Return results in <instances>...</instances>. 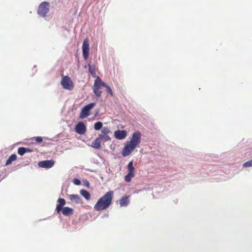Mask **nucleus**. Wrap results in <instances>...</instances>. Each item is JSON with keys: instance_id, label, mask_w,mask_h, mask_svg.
<instances>
[{"instance_id": "nucleus-1", "label": "nucleus", "mask_w": 252, "mask_h": 252, "mask_svg": "<svg viewBox=\"0 0 252 252\" xmlns=\"http://www.w3.org/2000/svg\"><path fill=\"white\" fill-rule=\"evenodd\" d=\"M114 191L109 190L105 193L97 201L94 207V209L96 211H101L107 209L112 203Z\"/></svg>"}, {"instance_id": "nucleus-2", "label": "nucleus", "mask_w": 252, "mask_h": 252, "mask_svg": "<svg viewBox=\"0 0 252 252\" xmlns=\"http://www.w3.org/2000/svg\"><path fill=\"white\" fill-rule=\"evenodd\" d=\"M57 202L58 204L56 206V210L58 214H59L61 211H62V214L64 216H69L73 214L74 211L73 209L68 207H63L66 203L64 199L60 198L58 199Z\"/></svg>"}, {"instance_id": "nucleus-3", "label": "nucleus", "mask_w": 252, "mask_h": 252, "mask_svg": "<svg viewBox=\"0 0 252 252\" xmlns=\"http://www.w3.org/2000/svg\"><path fill=\"white\" fill-rule=\"evenodd\" d=\"M106 84L103 82L99 76H97L96 79L94 81L93 91L97 97H100L102 94L101 90L103 87H105Z\"/></svg>"}, {"instance_id": "nucleus-4", "label": "nucleus", "mask_w": 252, "mask_h": 252, "mask_svg": "<svg viewBox=\"0 0 252 252\" xmlns=\"http://www.w3.org/2000/svg\"><path fill=\"white\" fill-rule=\"evenodd\" d=\"M49 3L48 2H41L38 7V14L43 17H45L49 11Z\"/></svg>"}, {"instance_id": "nucleus-5", "label": "nucleus", "mask_w": 252, "mask_h": 252, "mask_svg": "<svg viewBox=\"0 0 252 252\" xmlns=\"http://www.w3.org/2000/svg\"><path fill=\"white\" fill-rule=\"evenodd\" d=\"M95 105V103H91L83 107L82 109L79 117L81 119H85L90 115L91 110Z\"/></svg>"}, {"instance_id": "nucleus-6", "label": "nucleus", "mask_w": 252, "mask_h": 252, "mask_svg": "<svg viewBox=\"0 0 252 252\" xmlns=\"http://www.w3.org/2000/svg\"><path fill=\"white\" fill-rule=\"evenodd\" d=\"M127 169L128 170V174L125 176V180L126 182L128 183L131 180L135 175V169L133 166V162L131 161L129 162L127 165Z\"/></svg>"}, {"instance_id": "nucleus-7", "label": "nucleus", "mask_w": 252, "mask_h": 252, "mask_svg": "<svg viewBox=\"0 0 252 252\" xmlns=\"http://www.w3.org/2000/svg\"><path fill=\"white\" fill-rule=\"evenodd\" d=\"M61 83L63 87L66 90H71L73 88V83L68 76L63 77Z\"/></svg>"}, {"instance_id": "nucleus-8", "label": "nucleus", "mask_w": 252, "mask_h": 252, "mask_svg": "<svg viewBox=\"0 0 252 252\" xmlns=\"http://www.w3.org/2000/svg\"><path fill=\"white\" fill-rule=\"evenodd\" d=\"M136 147V146L131 144L129 142H127L123 149L122 152V155L124 157L129 155Z\"/></svg>"}, {"instance_id": "nucleus-9", "label": "nucleus", "mask_w": 252, "mask_h": 252, "mask_svg": "<svg viewBox=\"0 0 252 252\" xmlns=\"http://www.w3.org/2000/svg\"><path fill=\"white\" fill-rule=\"evenodd\" d=\"M141 137V132L137 131L133 133L131 139L129 142L137 147L140 143Z\"/></svg>"}, {"instance_id": "nucleus-10", "label": "nucleus", "mask_w": 252, "mask_h": 252, "mask_svg": "<svg viewBox=\"0 0 252 252\" xmlns=\"http://www.w3.org/2000/svg\"><path fill=\"white\" fill-rule=\"evenodd\" d=\"M89 43L88 39H86L83 43L82 45V51H83V56L85 60H87L89 57Z\"/></svg>"}, {"instance_id": "nucleus-11", "label": "nucleus", "mask_w": 252, "mask_h": 252, "mask_svg": "<svg viewBox=\"0 0 252 252\" xmlns=\"http://www.w3.org/2000/svg\"><path fill=\"white\" fill-rule=\"evenodd\" d=\"M75 131L79 134H83L86 131V127L82 122H80L76 125Z\"/></svg>"}, {"instance_id": "nucleus-12", "label": "nucleus", "mask_w": 252, "mask_h": 252, "mask_svg": "<svg viewBox=\"0 0 252 252\" xmlns=\"http://www.w3.org/2000/svg\"><path fill=\"white\" fill-rule=\"evenodd\" d=\"M55 162L53 160H47L40 161L38 165L40 167L49 168L53 166Z\"/></svg>"}, {"instance_id": "nucleus-13", "label": "nucleus", "mask_w": 252, "mask_h": 252, "mask_svg": "<svg viewBox=\"0 0 252 252\" xmlns=\"http://www.w3.org/2000/svg\"><path fill=\"white\" fill-rule=\"evenodd\" d=\"M126 131L124 130H117L114 132V136L117 139H123L126 137Z\"/></svg>"}, {"instance_id": "nucleus-14", "label": "nucleus", "mask_w": 252, "mask_h": 252, "mask_svg": "<svg viewBox=\"0 0 252 252\" xmlns=\"http://www.w3.org/2000/svg\"><path fill=\"white\" fill-rule=\"evenodd\" d=\"M129 203V197L127 196L122 197L119 201L121 207H126Z\"/></svg>"}, {"instance_id": "nucleus-15", "label": "nucleus", "mask_w": 252, "mask_h": 252, "mask_svg": "<svg viewBox=\"0 0 252 252\" xmlns=\"http://www.w3.org/2000/svg\"><path fill=\"white\" fill-rule=\"evenodd\" d=\"M69 199L72 201H74L76 203H81V199L80 197L77 194L69 195Z\"/></svg>"}, {"instance_id": "nucleus-16", "label": "nucleus", "mask_w": 252, "mask_h": 252, "mask_svg": "<svg viewBox=\"0 0 252 252\" xmlns=\"http://www.w3.org/2000/svg\"><path fill=\"white\" fill-rule=\"evenodd\" d=\"M92 146L95 149H99L101 147V140L99 137L95 139L92 143Z\"/></svg>"}, {"instance_id": "nucleus-17", "label": "nucleus", "mask_w": 252, "mask_h": 252, "mask_svg": "<svg viewBox=\"0 0 252 252\" xmlns=\"http://www.w3.org/2000/svg\"><path fill=\"white\" fill-rule=\"evenodd\" d=\"M17 159V156L15 154L11 155L5 163V165H8L12 163V162Z\"/></svg>"}, {"instance_id": "nucleus-18", "label": "nucleus", "mask_w": 252, "mask_h": 252, "mask_svg": "<svg viewBox=\"0 0 252 252\" xmlns=\"http://www.w3.org/2000/svg\"><path fill=\"white\" fill-rule=\"evenodd\" d=\"M89 70L93 77H97V76L96 75L95 67L94 65L89 64Z\"/></svg>"}, {"instance_id": "nucleus-19", "label": "nucleus", "mask_w": 252, "mask_h": 252, "mask_svg": "<svg viewBox=\"0 0 252 252\" xmlns=\"http://www.w3.org/2000/svg\"><path fill=\"white\" fill-rule=\"evenodd\" d=\"M80 194L87 200H90L91 196L90 193L85 189H81Z\"/></svg>"}, {"instance_id": "nucleus-20", "label": "nucleus", "mask_w": 252, "mask_h": 252, "mask_svg": "<svg viewBox=\"0 0 252 252\" xmlns=\"http://www.w3.org/2000/svg\"><path fill=\"white\" fill-rule=\"evenodd\" d=\"M98 137L100 138L101 141H107L110 140V137L107 134H100L98 135Z\"/></svg>"}, {"instance_id": "nucleus-21", "label": "nucleus", "mask_w": 252, "mask_h": 252, "mask_svg": "<svg viewBox=\"0 0 252 252\" xmlns=\"http://www.w3.org/2000/svg\"><path fill=\"white\" fill-rule=\"evenodd\" d=\"M101 128H102V123L101 122H97L94 124V128L95 130H98Z\"/></svg>"}, {"instance_id": "nucleus-22", "label": "nucleus", "mask_w": 252, "mask_h": 252, "mask_svg": "<svg viewBox=\"0 0 252 252\" xmlns=\"http://www.w3.org/2000/svg\"><path fill=\"white\" fill-rule=\"evenodd\" d=\"M101 132V134L108 135L110 132V130L107 127H103L102 128Z\"/></svg>"}, {"instance_id": "nucleus-23", "label": "nucleus", "mask_w": 252, "mask_h": 252, "mask_svg": "<svg viewBox=\"0 0 252 252\" xmlns=\"http://www.w3.org/2000/svg\"><path fill=\"white\" fill-rule=\"evenodd\" d=\"M18 153L20 156H23L25 153V147H20L18 149Z\"/></svg>"}, {"instance_id": "nucleus-24", "label": "nucleus", "mask_w": 252, "mask_h": 252, "mask_svg": "<svg viewBox=\"0 0 252 252\" xmlns=\"http://www.w3.org/2000/svg\"><path fill=\"white\" fill-rule=\"evenodd\" d=\"M243 166L244 167H249L252 166V159L250 161L245 162L243 164Z\"/></svg>"}, {"instance_id": "nucleus-25", "label": "nucleus", "mask_w": 252, "mask_h": 252, "mask_svg": "<svg viewBox=\"0 0 252 252\" xmlns=\"http://www.w3.org/2000/svg\"><path fill=\"white\" fill-rule=\"evenodd\" d=\"M73 182L76 185L78 186V185H81V181L77 178L74 179L73 181Z\"/></svg>"}, {"instance_id": "nucleus-26", "label": "nucleus", "mask_w": 252, "mask_h": 252, "mask_svg": "<svg viewBox=\"0 0 252 252\" xmlns=\"http://www.w3.org/2000/svg\"><path fill=\"white\" fill-rule=\"evenodd\" d=\"M35 141H36V142L39 143L43 141V139L41 137L38 136L35 138Z\"/></svg>"}, {"instance_id": "nucleus-27", "label": "nucleus", "mask_w": 252, "mask_h": 252, "mask_svg": "<svg viewBox=\"0 0 252 252\" xmlns=\"http://www.w3.org/2000/svg\"><path fill=\"white\" fill-rule=\"evenodd\" d=\"M105 88H106L107 89L108 92L111 94V95L113 96V92H112L111 89L107 85Z\"/></svg>"}, {"instance_id": "nucleus-28", "label": "nucleus", "mask_w": 252, "mask_h": 252, "mask_svg": "<svg viewBox=\"0 0 252 252\" xmlns=\"http://www.w3.org/2000/svg\"><path fill=\"white\" fill-rule=\"evenodd\" d=\"M32 152V149H30L29 148H25V153H31Z\"/></svg>"}, {"instance_id": "nucleus-29", "label": "nucleus", "mask_w": 252, "mask_h": 252, "mask_svg": "<svg viewBox=\"0 0 252 252\" xmlns=\"http://www.w3.org/2000/svg\"><path fill=\"white\" fill-rule=\"evenodd\" d=\"M86 185L88 186L89 185V183L88 182H87V184H86Z\"/></svg>"}]
</instances>
